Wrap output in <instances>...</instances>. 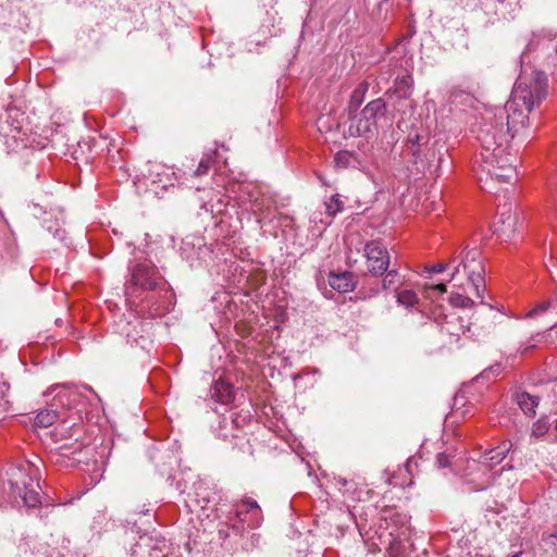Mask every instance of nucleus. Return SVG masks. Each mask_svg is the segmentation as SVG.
Wrapping results in <instances>:
<instances>
[{
  "mask_svg": "<svg viewBox=\"0 0 557 557\" xmlns=\"http://www.w3.org/2000/svg\"><path fill=\"white\" fill-rule=\"evenodd\" d=\"M543 335L536 334L535 336L530 337L525 343H523L519 349L517 350L518 354L523 356L529 350L535 348L539 346V344L542 342Z\"/></svg>",
  "mask_w": 557,
  "mask_h": 557,
  "instance_id": "473e14b6",
  "label": "nucleus"
},
{
  "mask_svg": "<svg viewBox=\"0 0 557 557\" xmlns=\"http://www.w3.org/2000/svg\"><path fill=\"white\" fill-rule=\"evenodd\" d=\"M443 336H449V344L458 343L460 335L465 333L459 319L446 320L440 329Z\"/></svg>",
  "mask_w": 557,
  "mask_h": 557,
  "instance_id": "6ab92c4d",
  "label": "nucleus"
},
{
  "mask_svg": "<svg viewBox=\"0 0 557 557\" xmlns=\"http://www.w3.org/2000/svg\"><path fill=\"white\" fill-rule=\"evenodd\" d=\"M7 152L13 159L22 162H28L34 153V147L28 146L25 141H7Z\"/></svg>",
  "mask_w": 557,
  "mask_h": 557,
  "instance_id": "dca6fc26",
  "label": "nucleus"
},
{
  "mask_svg": "<svg viewBox=\"0 0 557 557\" xmlns=\"http://www.w3.org/2000/svg\"><path fill=\"white\" fill-rule=\"evenodd\" d=\"M413 91V77L411 74L397 76L394 82V87L387 91L391 97H396L398 100L410 99Z\"/></svg>",
  "mask_w": 557,
  "mask_h": 557,
  "instance_id": "4468645a",
  "label": "nucleus"
},
{
  "mask_svg": "<svg viewBox=\"0 0 557 557\" xmlns=\"http://www.w3.org/2000/svg\"><path fill=\"white\" fill-rule=\"evenodd\" d=\"M397 304L406 308H414L419 305L420 299L417 293L412 289H400L396 293Z\"/></svg>",
  "mask_w": 557,
  "mask_h": 557,
  "instance_id": "bb28decb",
  "label": "nucleus"
},
{
  "mask_svg": "<svg viewBox=\"0 0 557 557\" xmlns=\"http://www.w3.org/2000/svg\"><path fill=\"white\" fill-rule=\"evenodd\" d=\"M382 518H383L384 520H388V519H391V520H393V521H395V522L400 521V522L403 523L406 517H405V516H401V515H400V513H398V512H396V511H395L394 509H392V508H384V509H382Z\"/></svg>",
  "mask_w": 557,
  "mask_h": 557,
  "instance_id": "4c0bfd02",
  "label": "nucleus"
},
{
  "mask_svg": "<svg viewBox=\"0 0 557 557\" xmlns=\"http://www.w3.org/2000/svg\"><path fill=\"white\" fill-rule=\"evenodd\" d=\"M326 212L330 216H335L344 209V202L339 199V195H333L329 201L325 202Z\"/></svg>",
  "mask_w": 557,
  "mask_h": 557,
  "instance_id": "7c9ffc66",
  "label": "nucleus"
},
{
  "mask_svg": "<svg viewBox=\"0 0 557 557\" xmlns=\"http://www.w3.org/2000/svg\"><path fill=\"white\" fill-rule=\"evenodd\" d=\"M517 222L518 219L516 214L512 215L510 212H503L499 219L500 225L496 228V231L500 234V236L509 238L516 231Z\"/></svg>",
  "mask_w": 557,
  "mask_h": 557,
  "instance_id": "b1692460",
  "label": "nucleus"
},
{
  "mask_svg": "<svg viewBox=\"0 0 557 557\" xmlns=\"http://www.w3.org/2000/svg\"><path fill=\"white\" fill-rule=\"evenodd\" d=\"M329 284L333 289L339 293H348L355 287L354 276L350 272L330 274Z\"/></svg>",
  "mask_w": 557,
  "mask_h": 557,
  "instance_id": "f3484780",
  "label": "nucleus"
},
{
  "mask_svg": "<svg viewBox=\"0 0 557 557\" xmlns=\"http://www.w3.org/2000/svg\"><path fill=\"white\" fill-rule=\"evenodd\" d=\"M405 152L411 156L416 170L419 173L430 170L435 161L438 164L442 162L438 151L434 145L429 146V141H407Z\"/></svg>",
  "mask_w": 557,
  "mask_h": 557,
  "instance_id": "6e6552de",
  "label": "nucleus"
},
{
  "mask_svg": "<svg viewBox=\"0 0 557 557\" xmlns=\"http://www.w3.org/2000/svg\"><path fill=\"white\" fill-rule=\"evenodd\" d=\"M1 414H4V412H0V416H1Z\"/></svg>",
  "mask_w": 557,
  "mask_h": 557,
  "instance_id": "49530a36",
  "label": "nucleus"
},
{
  "mask_svg": "<svg viewBox=\"0 0 557 557\" xmlns=\"http://www.w3.org/2000/svg\"><path fill=\"white\" fill-rule=\"evenodd\" d=\"M384 277L382 280V288L383 289H397L401 283L400 275L397 270H388L384 273Z\"/></svg>",
  "mask_w": 557,
  "mask_h": 557,
  "instance_id": "cd10ccee",
  "label": "nucleus"
},
{
  "mask_svg": "<svg viewBox=\"0 0 557 557\" xmlns=\"http://www.w3.org/2000/svg\"><path fill=\"white\" fill-rule=\"evenodd\" d=\"M53 236L57 237L60 240H64L65 238V231L63 228L57 227Z\"/></svg>",
  "mask_w": 557,
  "mask_h": 557,
  "instance_id": "ea45409f",
  "label": "nucleus"
},
{
  "mask_svg": "<svg viewBox=\"0 0 557 557\" xmlns=\"http://www.w3.org/2000/svg\"><path fill=\"white\" fill-rule=\"evenodd\" d=\"M449 101L451 104H458V103H470L472 104L474 102V98L463 91H454L451 92L449 97Z\"/></svg>",
  "mask_w": 557,
  "mask_h": 557,
  "instance_id": "72a5a7b5",
  "label": "nucleus"
},
{
  "mask_svg": "<svg viewBox=\"0 0 557 557\" xmlns=\"http://www.w3.org/2000/svg\"><path fill=\"white\" fill-rule=\"evenodd\" d=\"M491 476H488V479L483 482L482 484H480V486L478 487V490H485L490 484H491Z\"/></svg>",
  "mask_w": 557,
  "mask_h": 557,
  "instance_id": "a19ab883",
  "label": "nucleus"
},
{
  "mask_svg": "<svg viewBox=\"0 0 557 557\" xmlns=\"http://www.w3.org/2000/svg\"><path fill=\"white\" fill-rule=\"evenodd\" d=\"M447 292L444 283L438 284H424L422 287L423 296L428 299H434L435 297L443 295Z\"/></svg>",
  "mask_w": 557,
  "mask_h": 557,
  "instance_id": "c756f323",
  "label": "nucleus"
},
{
  "mask_svg": "<svg viewBox=\"0 0 557 557\" xmlns=\"http://www.w3.org/2000/svg\"><path fill=\"white\" fill-rule=\"evenodd\" d=\"M78 411H73L72 416L60 419L61 421L50 432L52 441L58 445L50 451V459L53 463L63 467H74L79 463H88L87 456L94 450L90 446H84L78 442L82 433Z\"/></svg>",
  "mask_w": 557,
  "mask_h": 557,
  "instance_id": "7ed1b4c3",
  "label": "nucleus"
},
{
  "mask_svg": "<svg viewBox=\"0 0 557 557\" xmlns=\"http://www.w3.org/2000/svg\"><path fill=\"white\" fill-rule=\"evenodd\" d=\"M511 557H519V554H515V555H512Z\"/></svg>",
  "mask_w": 557,
  "mask_h": 557,
  "instance_id": "c03bdc74",
  "label": "nucleus"
},
{
  "mask_svg": "<svg viewBox=\"0 0 557 557\" xmlns=\"http://www.w3.org/2000/svg\"><path fill=\"white\" fill-rule=\"evenodd\" d=\"M547 94V78L542 72H532L530 76L521 75L515 83L510 99L505 104L507 114V133L515 138L527 136L524 132L529 113L534 106L542 102Z\"/></svg>",
  "mask_w": 557,
  "mask_h": 557,
  "instance_id": "f03ea898",
  "label": "nucleus"
},
{
  "mask_svg": "<svg viewBox=\"0 0 557 557\" xmlns=\"http://www.w3.org/2000/svg\"><path fill=\"white\" fill-rule=\"evenodd\" d=\"M62 416V412L58 411L55 408L49 405V408L44 409L36 414L34 425L36 428L47 429L51 426L57 419H61Z\"/></svg>",
  "mask_w": 557,
  "mask_h": 557,
  "instance_id": "aec40b11",
  "label": "nucleus"
},
{
  "mask_svg": "<svg viewBox=\"0 0 557 557\" xmlns=\"http://www.w3.org/2000/svg\"><path fill=\"white\" fill-rule=\"evenodd\" d=\"M226 158L215 148L212 153H207L199 162L197 170L195 171L196 176L207 174L212 163H225Z\"/></svg>",
  "mask_w": 557,
  "mask_h": 557,
  "instance_id": "5701e85b",
  "label": "nucleus"
},
{
  "mask_svg": "<svg viewBox=\"0 0 557 557\" xmlns=\"http://www.w3.org/2000/svg\"><path fill=\"white\" fill-rule=\"evenodd\" d=\"M511 448L512 443L510 441H503L498 446L484 453L480 457L479 462L491 471L495 466L499 465L505 459Z\"/></svg>",
  "mask_w": 557,
  "mask_h": 557,
  "instance_id": "f8f14e48",
  "label": "nucleus"
},
{
  "mask_svg": "<svg viewBox=\"0 0 557 557\" xmlns=\"http://www.w3.org/2000/svg\"><path fill=\"white\" fill-rule=\"evenodd\" d=\"M447 292L444 283L438 284H424L422 287L423 296L428 299H434L435 297L443 295Z\"/></svg>",
  "mask_w": 557,
  "mask_h": 557,
  "instance_id": "c85d7f7f",
  "label": "nucleus"
},
{
  "mask_svg": "<svg viewBox=\"0 0 557 557\" xmlns=\"http://www.w3.org/2000/svg\"><path fill=\"white\" fill-rule=\"evenodd\" d=\"M549 306H550L549 301H543V302L539 304L532 311H530L529 315H535L541 312H544L549 308Z\"/></svg>",
  "mask_w": 557,
  "mask_h": 557,
  "instance_id": "58836bf2",
  "label": "nucleus"
},
{
  "mask_svg": "<svg viewBox=\"0 0 557 557\" xmlns=\"http://www.w3.org/2000/svg\"><path fill=\"white\" fill-rule=\"evenodd\" d=\"M319 180L322 182V184L326 185V182L322 176H319Z\"/></svg>",
  "mask_w": 557,
  "mask_h": 557,
  "instance_id": "79ce46f5",
  "label": "nucleus"
},
{
  "mask_svg": "<svg viewBox=\"0 0 557 557\" xmlns=\"http://www.w3.org/2000/svg\"><path fill=\"white\" fill-rule=\"evenodd\" d=\"M449 300L454 307L458 308H468L473 304V300L470 297L460 294L451 295Z\"/></svg>",
  "mask_w": 557,
  "mask_h": 557,
  "instance_id": "c9c22d12",
  "label": "nucleus"
},
{
  "mask_svg": "<svg viewBox=\"0 0 557 557\" xmlns=\"http://www.w3.org/2000/svg\"><path fill=\"white\" fill-rule=\"evenodd\" d=\"M455 455L450 451L438 453L436 456V463L438 468H447L450 467L454 461Z\"/></svg>",
  "mask_w": 557,
  "mask_h": 557,
  "instance_id": "e433bc0d",
  "label": "nucleus"
},
{
  "mask_svg": "<svg viewBox=\"0 0 557 557\" xmlns=\"http://www.w3.org/2000/svg\"><path fill=\"white\" fill-rule=\"evenodd\" d=\"M166 282L158 269L149 261L136 263L131 269V277L125 283V294L132 296L136 289L154 290L164 289L165 294H172L165 288Z\"/></svg>",
  "mask_w": 557,
  "mask_h": 557,
  "instance_id": "423d86ee",
  "label": "nucleus"
},
{
  "mask_svg": "<svg viewBox=\"0 0 557 557\" xmlns=\"http://www.w3.org/2000/svg\"><path fill=\"white\" fill-rule=\"evenodd\" d=\"M459 259L458 264L455 267L450 281L459 273L460 267L467 273L468 282L471 284L478 298H482V293L485 289L484 273L485 268L481 259V252L476 248L467 251H461L458 257L450 259L449 264L455 263ZM448 267V263H436L424 268L429 273H442Z\"/></svg>",
  "mask_w": 557,
  "mask_h": 557,
  "instance_id": "20e7f679",
  "label": "nucleus"
},
{
  "mask_svg": "<svg viewBox=\"0 0 557 557\" xmlns=\"http://www.w3.org/2000/svg\"><path fill=\"white\" fill-rule=\"evenodd\" d=\"M367 267L374 276H382L389 265L387 248L379 240H372L364 247Z\"/></svg>",
  "mask_w": 557,
  "mask_h": 557,
  "instance_id": "1a4fd4ad",
  "label": "nucleus"
},
{
  "mask_svg": "<svg viewBox=\"0 0 557 557\" xmlns=\"http://www.w3.org/2000/svg\"><path fill=\"white\" fill-rule=\"evenodd\" d=\"M58 393L53 396L51 407L63 413V417L72 416L73 411H78L79 417L86 408V399L78 387L57 386Z\"/></svg>",
  "mask_w": 557,
  "mask_h": 557,
  "instance_id": "0eeeda50",
  "label": "nucleus"
},
{
  "mask_svg": "<svg viewBox=\"0 0 557 557\" xmlns=\"http://www.w3.org/2000/svg\"><path fill=\"white\" fill-rule=\"evenodd\" d=\"M237 419L232 417H222L219 422L218 436L223 441H231L238 437Z\"/></svg>",
  "mask_w": 557,
  "mask_h": 557,
  "instance_id": "412c9836",
  "label": "nucleus"
},
{
  "mask_svg": "<svg viewBox=\"0 0 557 557\" xmlns=\"http://www.w3.org/2000/svg\"><path fill=\"white\" fill-rule=\"evenodd\" d=\"M518 148L511 141H484L475 154L473 172L480 188L496 194L499 185L516 178Z\"/></svg>",
  "mask_w": 557,
  "mask_h": 557,
  "instance_id": "f257e3e1",
  "label": "nucleus"
},
{
  "mask_svg": "<svg viewBox=\"0 0 557 557\" xmlns=\"http://www.w3.org/2000/svg\"><path fill=\"white\" fill-rule=\"evenodd\" d=\"M10 385L7 382H0V412H9L11 401L9 399Z\"/></svg>",
  "mask_w": 557,
  "mask_h": 557,
  "instance_id": "2f4dec72",
  "label": "nucleus"
},
{
  "mask_svg": "<svg viewBox=\"0 0 557 557\" xmlns=\"http://www.w3.org/2000/svg\"><path fill=\"white\" fill-rule=\"evenodd\" d=\"M555 430L557 431V420H556V424H555Z\"/></svg>",
  "mask_w": 557,
  "mask_h": 557,
  "instance_id": "a18cd8bd",
  "label": "nucleus"
},
{
  "mask_svg": "<svg viewBox=\"0 0 557 557\" xmlns=\"http://www.w3.org/2000/svg\"><path fill=\"white\" fill-rule=\"evenodd\" d=\"M549 430V423L546 419H540L533 423L532 435L535 437L544 436Z\"/></svg>",
  "mask_w": 557,
  "mask_h": 557,
  "instance_id": "f704fd0d",
  "label": "nucleus"
},
{
  "mask_svg": "<svg viewBox=\"0 0 557 557\" xmlns=\"http://www.w3.org/2000/svg\"><path fill=\"white\" fill-rule=\"evenodd\" d=\"M236 516L243 523H247L248 528L255 529L260 524L261 508L256 500L245 498L236 506Z\"/></svg>",
  "mask_w": 557,
  "mask_h": 557,
  "instance_id": "9b49d317",
  "label": "nucleus"
},
{
  "mask_svg": "<svg viewBox=\"0 0 557 557\" xmlns=\"http://www.w3.org/2000/svg\"><path fill=\"white\" fill-rule=\"evenodd\" d=\"M369 90V83L367 81L360 82L350 95L349 111L356 112L364 100L366 94Z\"/></svg>",
  "mask_w": 557,
  "mask_h": 557,
  "instance_id": "a878e982",
  "label": "nucleus"
},
{
  "mask_svg": "<svg viewBox=\"0 0 557 557\" xmlns=\"http://www.w3.org/2000/svg\"><path fill=\"white\" fill-rule=\"evenodd\" d=\"M63 148H57L64 156L71 154L74 160L88 162L91 152V141H71L63 144Z\"/></svg>",
  "mask_w": 557,
  "mask_h": 557,
  "instance_id": "ddd939ff",
  "label": "nucleus"
},
{
  "mask_svg": "<svg viewBox=\"0 0 557 557\" xmlns=\"http://www.w3.org/2000/svg\"><path fill=\"white\" fill-rule=\"evenodd\" d=\"M413 139L419 140L420 139V135L417 134Z\"/></svg>",
  "mask_w": 557,
  "mask_h": 557,
  "instance_id": "37998d69",
  "label": "nucleus"
},
{
  "mask_svg": "<svg viewBox=\"0 0 557 557\" xmlns=\"http://www.w3.org/2000/svg\"><path fill=\"white\" fill-rule=\"evenodd\" d=\"M212 398L223 405H227L234 399L233 386L224 381H215L211 388Z\"/></svg>",
  "mask_w": 557,
  "mask_h": 557,
  "instance_id": "a211bd4d",
  "label": "nucleus"
},
{
  "mask_svg": "<svg viewBox=\"0 0 557 557\" xmlns=\"http://www.w3.org/2000/svg\"><path fill=\"white\" fill-rule=\"evenodd\" d=\"M516 400L520 409L529 417H534L535 409L539 406V397L531 395L527 392H521L516 395Z\"/></svg>",
  "mask_w": 557,
  "mask_h": 557,
  "instance_id": "4be33fe9",
  "label": "nucleus"
},
{
  "mask_svg": "<svg viewBox=\"0 0 557 557\" xmlns=\"http://www.w3.org/2000/svg\"><path fill=\"white\" fill-rule=\"evenodd\" d=\"M386 111V103L382 98L370 101L362 110L361 115L375 122L377 116H383Z\"/></svg>",
  "mask_w": 557,
  "mask_h": 557,
  "instance_id": "393cba45",
  "label": "nucleus"
},
{
  "mask_svg": "<svg viewBox=\"0 0 557 557\" xmlns=\"http://www.w3.org/2000/svg\"><path fill=\"white\" fill-rule=\"evenodd\" d=\"M10 483L13 494L21 497L26 506L36 507L40 504L37 469L33 465L12 469Z\"/></svg>",
  "mask_w": 557,
  "mask_h": 557,
  "instance_id": "39448f33",
  "label": "nucleus"
},
{
  "mask_svg": "<svg viewBox=\"0 0 557 557\" xmlns=\"http://www.w3.org/2000/svg\"><path fill=\"white\" fill-rule=\"evenodd\" d=\"M366 144L358 146V151L339 150L334 156L335 166L338 169H361L367 162Z\"/></svg>",
  "mask_w": 557,
  "mask_h": 557,
  "instance_id": "9d476101",
  "label": "nucleus"
},
{
  "mask_svg": "<svg viewBox=\"0 0 557 557\" xmlns=\"http://www.w3.org/2000/svg\"><path fill=\"white\" fill-rule=\"evenodd\" d=\"M375 127V122L361 115V117L351 120L348 132L351 137H369L373 134Z\"/></svg>",
  "mask_w": 557,
  "mask_h": 557,
  "instance_id": "2eb2a0df",
  "label": "nucleus"
}]
</instances>
